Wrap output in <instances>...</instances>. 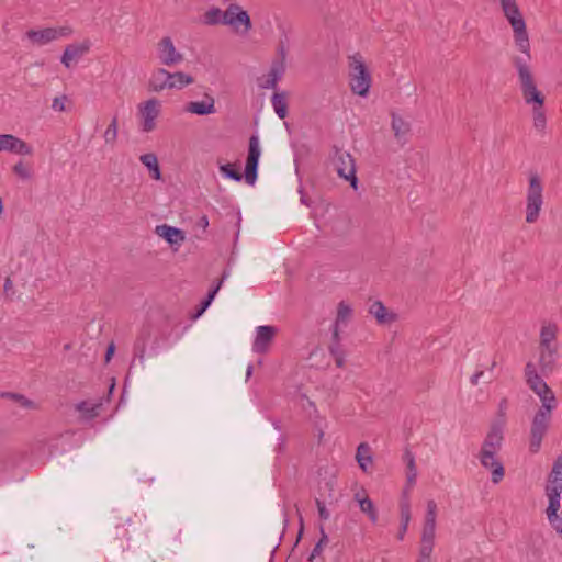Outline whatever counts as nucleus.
<instances>
[{"mask_svg": "<svg viewBox=\"0 0 562 562\" xmlns=\"http://www.w3.org/2000/svg\"><path fill=\"white\" fill-rule=\"evenodd\" d=\"M470 382H471L472 385H477L479 384L477 375L473 374L470 378Z\"/></svg>", "mask_w": 562, "mask_h": 562, "instance_id": "774afa93", "label": "nucleus"}, {"mask_svg": "<svg viewBox=\"0 0 562 562\" xmlns=\"http://www.w3.org/2000/svg\"><path fill=\"white\" fill-rule=\"evenodd\" d=\"M369 312L376 318L378 323L380 324L392 322L395 318L393 315H387L386 307L383 305L381 301L373 302L370 306Z\"/></svg>", "mask_w": 562, "mask_h": 562, "instance_id": "473e14b6", "label": "nucleus"}, {"mask_svg": "<svg viewBox=\"0 0 562 562\" xmlns=\"http://www.w3.org/2000/svg\"><path fill=\"white\" fill-rule=\"evenodd\" d=\"M277 334V329L270 325H261L256 329V337L252 344V350L256 353H266Z\"/></svg>", "mask_w": 562, "mask_h": 562, "instance_id": "dca6fc26", "label": "nucleus"}, {"mask_svg": "<svg viewBox=\"0 0 562 562\" xmlns=\"http://www.w3.org/2000/svg\"><path fill=\"white\" fill-rule=\"evenodd\" d=\"M89 50L88 44H70L68 45L64 54L61 56V63L65 65V67L70 68L72 61H76L78 58H80L82 55H85Z\"/></svg>", "mask_w": 562, "mask_h": 562, "instance_id": "b1692460", "label": "nucleus"}, {"mask_svg": "<svg viewBox=\"0 0 562 562\" xmlns=\"http://www.w3.org/2000/svg\"><path fill=\"white\" fill-rule=\"evenodd\" d=\"M206 308H207V307H204V302L202 301V302L200 303V305H199V308H198L196 313H195V317L201 316V315L204 313V311H205Z\"/></svg>", "mask_w": 562, "mask_h": 562, "instance_id": "69168bd1", "label": "nucleus"}, {"mask_svg": "<svg viewBox=\"0 0 562 562\" xmlns=\"http://www.w3.org/2000/svg\"><path fill=\"white\" fill-rule=\"evenodd\" d=\"M228 276L226 271L223 272L222 278L218 280V282L209 291L207 296L203 300L204 307H209L212 301L214 300L216 293L222 286V283L224 279Z\"/></svg>", "mask_w": 562, "mask_h": 562, "instance_id": "49530a36", "label": "nucleus"}, {"mask_svg": "<svg viewBox=\"0 0 562 562\" xmlns=\"http://www.w3.org/2000/svg\"><path fill=\"white\" fill-rule=\"evenodd\" d=\"M328 543V536L326 535L323 526H321V538L318 542L315 544L314 549L312 550V553L308 558L310 561L314 560L316 557H318L322 553L323 547Z\"/></svg>", "mask_w": 562, "mask_h": 562, "instance_id": "c03bdc74", "label": "nucleus"}, {"mask_svg": "<svg viewBox=\"0 0 562 562\" xmlns=\"http://www.w3.org/2000/svg\"><path fill=\"white\" fill-rule=\"evenodd\" d=\"M546 485L562 487V453L554 460Z\"/></svg>", "mask_w": 562, "mask_h": 562, "instance_id": "c85d7f7f", "label": "nucleus"}, {"mask_svg": "<svg viewBox=\"0 0 562 562\" xmlns=\"http://www.w3.org/2000/svg\"><path fill=\"white\" fill-rule=\"evenodd\" d=\"M392 131L398 142L406 143V136L411 132V124L405 121L402 116L392 113Z\"/></svg>", "mask_w": 562, "mask_h": 562, "instance_id": "a878e982", "label": "nucleus"}, {"mask_svg": "<svg viewBox=\"0 0 562 562\" xmlns=\"http://www.w3.org/2000/svg\"><path fill=\"white\" fill-rule=\"evenodd\" d=\"M140 162L148 168L150 176L155 180L161 179V172L158 165V159L155 154L148 153L139 157Z\"/></svg>", "mask_w": 562, "mask_h": 562, "instance_id": "7c9ffc66", "label": "nucleus"}, {"mask_svg": "<svg viewBox=\"0 0 562 562\" xmlns=\"http://www.w3.org/2000/svg\"><path fill=\"white\" fill-rule=\"evenodd\" d=\"M407 530H404L403 529V525L400 526V530H398V535H397V539L398 540H403L404 539V536L406 533Z\"/></svg>", "mask_w": 562, "mask_h": 562, "instance_id": "338daca9", "label": "nucleus"}, {"mask_svg": "<svg viewBox=\"0 0 562 562\" xmlns=\"http://www.w3.org/2000/svg\"><path fill=\"white\" fill-rule=\"evenodd\" d=\"M151 337V325L144 324L133 345L134 357L138 358L140 362L144 361L146 347Z\"/></svg>", "mask_w": 562, "mask_h": 562, "instance_id": "aec40b11", "label": "nucleus"}, {"mask_svg": "<svg viewBox=\"0 0 562 562\" xmlns=\"http://www.w3.org/2000/svg\"><path fill=\"white\" fill-rule=\"evenodd\" d=\"M351 313V307L345 302H340L337 307V317L335 323H337L338 325L340 323H346L350 318Z\"/></svg>", "mask_w": 562, "mask_h": 562, "instance_id": "a19ab883", "label": "nucleus"}, {"mask_svg": "<svg viewBox=\"0 0 562 562\" xmlns=\"http://www.w3.org/2000/svg\"><path fill=\"white\" fill-rule=\"evenodd\" d=\"M333 358H334L335 363H336V366L338 368H344L345 367V353L336 356V357H333Z\"/></svg>", "mask_w": 562, "mask_h": 562, "instance_id": "e2e57ef3", "label": "nucleus"}, {"mask_svg": "<svg viewBox=\"0 0 562 562\" xmlns=\"http://www.w3.org/2000/svg\"><path fill=\"white\" fill-rule=\"evenodd\" d=\"M518 76V81L526 104L532 106L533 127L539 133H544L547 116L544 111V94L538 89L531 66L527 59L510 58Z\"/></svg>", "mask_w": 562, "mask_h": 562, "instance_id": "f257e3e1", "label": "nucleus"}, {"mask_svg": "<svg viewBox=\"0 0 562 562\" xmlns=\"http://www.w3.org/2000/svg\"><path fill=\"white\" fill-rule=\"evenodd\" d=\"M228 276L226 271L223 272L222 278L218 280V282L209 291L207 296L203 300L204 307H209L212 301L214 300L216 293L222 286V283L224 279Z\"/></svg>", "mask_w": 562, "mask_h": 562, "instance_id": "a18cd8bd", "label": "nucleus"}, {"mask_svg": "<svg viewBox=\"0 0 562 562\" xmlns=\"http://www.w3.org/2000/svg\"><path fill=\"white\" fill-rule=\"evenodd\" d=\"M356 459L363 472H368L369 468L372 465L373 458L371 452V447L368 442H361L356 452Z\"/></svg>", "mask_w": 562, "mask_h": 562, "instance_id": "bb28decb", "label": "nucleus"}, {"mask_svg": "<svg viewBox=\"0 0 562 562\" xmlns=\"http://www.w3.org/2000/svg\"><path fill=\"white\" fill-rule=\"evenodd\" d=\"M349 86L355 94L366 97L371 87V75L360 53L348 58Z\"/></svg>", "mask_w": 562, "mask_h": 562, "instance_id": "20e7f679", "label": "nucleus"}, {"mask_svg": "<svg viewBox=\"0 0 562 562\" xmlns=\"http://www.w3.org/2000/svg\"><path fill=\"white\" fill-rule=\"evenodd\" d=\"M272 106L280 119L288 115V103L284 92H276L271 98Z\"/></svg>", "mask_w": 562, "mask_h": 562, "instance_id": "72a5a7b5", "label": "nucleus"}, {"mask_svg": "<svg viewBox=\"0 0 562 562\" xmlns=\"http://www.w3.org/2000/svg\"><path fill=\"white\" fill-rule=\"evenodd\" d=\"M1 151L31 156L33 155V147L15 135L0 134V153Z\"/></svg>", "mask_w": 562, "mask_h": 562, "instance_id": "ddd939ff", "label": "nucleus"}, {"mask_svg": "<svg viewBox=\"0 0 562 562\" xmlns=\"http://www.w3.org/2000/svg\"><path fill=\"white\" fill-rule=\"evenodd\" d=\"M193 77L184 72H170V89H182L188 85L193 83Z\"/></svg>", "mask_w": 562, "mask_h": 562, "instance_id": "c9c22d12", "label": "nucleus"}, {"mask_svg": "<svg viewBox=\"0 0 562 562\" xmlns=\"http://www.w3.org/2000/svg\"><path fill=\"white\" fill-rule=\"evenodd\" d=\"M260 154L259 137L258 135H251L245 167V181L250 186L257 180Z\"/></svg>", "mask_w": 562, "mask_h": 562, "instance_id": "6e6552de", "label": "nucleus"}, {"mask_svg": "<svg viewBox=\"0 0 562 562\" xmlns=\"http://www.w3.org/2000/svg\"><path fill=\"white\" fill-rule=\"evenodd\" d=\"M206 308H207V307H204V302L202 301V302L200 303V305H199V308H198L196 313H195V317L201 316V315L204 313V311H205Z\"/></svg>", "mask_w": 562, "mask_h": 562, "instance_id": "0e129e2a", "label": "nucleus"}, {"mask_svg": "<svg viewBox=\"0 0 562 562\" xmlns=\"http://www.w3.org/2000/svg\"><path fill=\"white\" fill-rule=\"evenodd\" d=\"M157 55L160 64L168 67L175 66L183 60V55L176 49L169 36H165L158 42Z\"/></svg>", "mask_w": 562, "mask_h": 562, "instance_id": "9b49d317", "label": "nucleus"}, {"mask_svg": "<svg viewBox=\"0 0 562 562\" xmlns=\"http://www.w3.org/2000/svg\"><path fill=\"white\" fill-rule=\"evenodd\" d=\"M504 16L510 24L514 32V42L517 48L525 56H512V58L527 59L528 65L531 61V47L525 19L517 4V0H499Z\"/></svg>", "mask_w": 562, "mask_h": 562, "instance_id": "f03ea898", "label": "nucleus"}, {"mask_svg": "<svg viewBox=\"0 0 562 562\" xmlns=\"http://www.w3.org/2000/svg\"><path fill=\"white\" fill-rule=\"evenodd\" d=\"M224 25L231 26L234 31L238 32L239 26H244V32L247 33L251 29L250 16L237 3H231L225 10Z\"/></svg>", "mask_w": 562, "mask_h": 562, "instance_id": "1a4fd4ad", "label": "nucleus"}, {"mask_svg": "<svg viewBox=\"0 0 562 562\" xmlns=\"http://www.w3.org/2000/svg\"><path fill=\"white\" fill-rule=\"evenodd\" d=\"M503 440L504 436L502 426L494 424L485 436L479 454H483L485 458L491 457L492 454H497L502 449Z\"/></svg>", "mask_w": 562, "mask_h": 562, "instance_id": "f8f14e48", "label": "nucleus"}, {"mask_svg": "<svg viewBox=\"0 0 562 562\" xmlns=\"http://www.w3.org/2000/svg\"><path fill=\"white\" fill-rule=\"evenodd\" d=\"M149 88L156 92L170 89V72L164 68L155 70L149 80Z\"/></svg>", "mask_w": 562, "mask_h": 562, "instance_id": "393cba45", "label": "nucleus"}, {"mask_svg": "<svg viewBox=\"0 0 562 562\" xmlns=\"http://www.w3.org/2000/svg\"><path fill=\"white\" fill-rule=\"evenodd\" d=\"M117 130H119V120L117 115H114L111 120V123L108 125L103 138L105 144L113 146L117 139Z\"/></svg>", "mask_w": 562, "mask_h": 562, "instance_id": "4c0bfd02", "label": "nucleus"}, {"mask_svg": "<svg viewBox=\"0 0 562 562\" xmlns=\"http://www.w3.org/2000/svg\"><path fill=\"white\" fill-rule=\"evenodd\" d=\"M435 531L436 526L424 525L420 541L435 542Z\"/></svg>", "mask_w": 562, "mask_h": 562, "instance_id": "09e8293b", "label": "nucleus"}, {"mask_svg": "<svg viewBox=\"0 0 562 562\" xmlns=\"http://www.w3.org/2000/svg\"><path fill=\"white\" fill-rule=\"evenodd\" d=\"M355 499L359 503V507L362 513L367 514L369 519L375 524L378 521V512L373 502L366 495L364 492L356 493Z\"/></svg>", "mask_w": 562, "mask_h": 562, "instance_id": "cd10ccee", "label": "nucleus"}, {"mask_svg": "<svg viewBox=\"0 0 562 562\" xmlns=\"http://www.w3.org/2000/svg\"><path fill=\"white\" fill-rule=\"evenodd\" d=\"M159 114V103L155 99L147 100L139 105V115L142 119V130L151 132L156 127V119Z\"/></svg>", "mask_w": 562, "mask_h": 562, "instance_id": "4468645a", "label": "nucleus"}, {"mask_svg": "<svg viewBox=\"0 0 562 562\" xmlns=\"http://www.w3.org/2000/svg\"><path fill=\"white\" fill-rule=\"evenodd\" d=\"M3 396L14 400L16 403H19L24 408H30V409H36L37 408V405L33 401L26 398L22 394L5 393V394H3Z\"/></svg>", "mask_w": 562, "mask_h": 562, "instance_id": "79ce46f5", "label": "nucleus"}, {"mask_svg": "<svg viewBox=\"0 0 562 562\" xmlns=\"http://www.w3.org/2000/svg\"><path fill=\"white\" fill-rule=\"evenodd\" d=\"M559 326L553 322H543L539 333L538 352L559 350Z\"/></svg>", "mask_w": 562, "mask_h": 562, "instance_id": "9d476101", "label": "nucleus"}, {"mask_svg": "<svg viewBox=\"0 0 562 562\" xmlns=\"http://www.w3.org/2000/svg\"><path fill=\"white\" fill-rule=\"evenodd\" d=\"M284 71L285 66L282 61H273L267 78L259 83L260 88L274 89L278 81L282 78Z\"/></svg>", "mask_w": 562, "mask_h": 562, "instance_id": "5701e85b", "label": "nucleus"}, {"mask_svg": "<svg viewBox=\"0 0 562 562\" xmlns=\"http://www.w3.org/2000/svg\"><path fill=\"white\" fill-rule=\"evenodd\" d=\"M155 231L158 236L162 237L171 246L180 245L186 239V234L182 229L167 224L156 226Z\"/></svg>", "mask_w": 562, "mask_h": 562, "instance_id": "412c9836", "label": "nucleus"}, {"mask_svg": "<svg viewBox=\"0 0 562 562\" xmlns=\"http://www.w3.org/2000/svg\"><path fill=\"white\" fill-rule=\"evenodd\" d=\"M543 205V184L536 172L529 175V184L526 196V222L536 223Z\"/></svg>", "mask_w": 562, "mask_h": 562, "instance_id": "39448f33", "label": "nucleus"}, {"mask_svg": "<svg viewBox=\"0 0 562 562\" xmlns=\"http://www.w3.org/2000/svg\"><path fill=\"white\" fill-rule=\"evenodd\" d=\"M184 110L196 115H209L216 112L214 98L205 93L202 101H191L186 104Z\"/></svg>", "mask_w": 562, "mask_h": 562, "instance_id": "6ab92c4d", "label": "nucleus"}, {"mask_svg": "<svg viewBox=\"0 0 562 562\" xmlns=\"http://www.w3.org/2000/svg\"><path fill=\"white\" fill-rule=\"evenodd\" d=\"M316 506H317V510H318V516L322 520H327L329 519V512L326 509V506L325 504L319 501V499H316Z\"/></svg>", "mask_w": 562, "mask_h": 562, "instance_id": "5fc2aeb1", "label": "nucleus"}, {"mask_svg": "<svg viewBox=\"0 0 562 562\" xmlns=\"http://www.w3.org/2000/svg\"><path fill=\"white\" fill-rule=\"evenodd\" d=\"M507 407H508V401L507 398H502L498 403V415L501 417H505L506 415V411H507Z\"/></svg>", "mask_w": 562, "mask_h": 562, "instance_id": "13d9d810", "label": "nucleus"}, {"mask_svg": "<svg viewBox=\"0 0 562 562\" xmlns=\"http://www.w3.org/2000/svg\"><path fill=\"white\" fill-rule=\"evenodd\" d=\"M338 326L339 325L337 323L334 324V327H333V342H339L340 341Z\"/></svg>", "mask_w": 562, "mask_h": 562, "instance_id": "680f3d73", "label": "nucleus"}, {"mask_svg": "<svg viewBox=\"0 0 562 562\" xmlns=\"http://www.w3.org/2000/svg\"><path fill=\"white\" fill-rule=\"evenodd\" d=\"M436 517H437V504L434 499H429L427 502V512H426L424 525L436 526Z\"/></svg>", "mask_w": 562, "mask_h": 562, "instance_id": "37998d69", "label": "nucleus"}, {"mask_svg": "<svg viewBox=\"0 0 562 562\" xmlns=\"http://www.w3.org/2000/svg\"><path fill=\"white\" fill-rule=\"evenodd\" d=\"M558 404L540 405L531 418L529 431V451L538 453L542 441L551 427L553 412Z\"/></svg>", "mask_w": 562, "mask_h": 562, "instance_id": "7ed1b4c3", "label": "nucleus"}, {"mask_svg": "<svg viewBox=\"0 0 562 562\" xmlns=\"http://www.w3.org/2000/svg\"><path fill=\"white\" fill-rule=\"evenodd\" d=\"M225 11L217 7L209 9L202 16V23L207 26L224 25Z\"/></svg>", "mask_w": 562, "mask_h": 562, "instance_id": "2f4dec72", "label": "nucleus"}, {"mask_svg": "<svg viewBox=\"0 0 562 562\" xmlns=\"http://www.w3.org/2000/svg\"><path fill=\"white\" fill-rule=\"evenodd\" d=\"M538 367L543 376H549L558 369L560 353L559 350L538 352Z\"/></svg>", "mask_w": 562, "mask_h": 562, "instance_id": "a211bd4d", "label": "nucleus"}, {"mask_svg": "<svg viewBox=\"0 0 562 562\" xmlns=\"http://www.w3.org/2000/svg\"><path fill=\"white\" fill-rule=\"evenodd\" d=\"M3 294L7 300L12 301L13 296L15 294V291L13 289V282L10 277H7L3 284Z\"/></svg>", "mask_w": 562, "mask_h": 562, "instance_id": "8fccbe9b", "label": "nucleus"}, {"mask_svg": "<svg viewBox=\"0 0 562 562\" xmlns=\"http://www.w3.org/2000/svg\"><path fill=\"white\" fill-rule=\"evenodd\" d=\"M333 165L340 178L350 181L353 189H357L356 165L352 156L337 147H334Z\"/></svg>", "mask_w": 562, "mask_h": 562, "instance_id": "423d86ee", "label": "nucleus"}, {"mask_svg": "<svg viewBox=\"0 0 562 562\" xmlns=\"http://www.w3.org/2000/svg\"><path fill=\"white\" fill-rule=\"evenodd\" d=\"M407 493L408 491L404 492V496L400 503L401 525H403L404 530H407L411 521V504Z\"/></svg>", "mask_w": 562, "mask_h": 562, "instance_id": "e433bc0d", "label": "nucleus"}, {"mask_svg": "<svg viewBox=\"0 0 562 562\" xmlns=\"http://www.w3.org/2000/svg\"><path fill=\"white\" fill-rule=\"evenodd\" d=\"M434 550V542L420 541L419 555L430 558Z\"/></svg>", "mask_w": 562, "mask_h": 562, "instance_id": "3c124183", "label": "nucleus"}, {"mask_svg": "<svg viewBox=\"0 0 562 562\" xmlns=\"http://www.w3.org/2000/svg\"><path fill=\"white\" fill-rule=\"evenodd\" d=\"M328 349H329V352H330L331 357H336V356L345 353L342 351V349H341L340 342H333V344H330Z\"/></svg>", "mask_w": 562, "mask_h": 562, "instance_id": "4d7b16f0", "label": "nucleus"}, {"mask_svg": "<svg viewBox=\"0 0 562 562\" xmlns=\"http://www.w3.org/2000/svg\"><path fill=\"white\" fill-rule=\"evenodd\" d=\"M544 494L548 498V507L546 509V515H558L561 508L562 487L546 485Z\"/></svg>", "mask_w": 562, "mask_h": 562, "instance_id": "4be33fe9", "label": "nucleus"}, {"mask_svg": "<svg viewBox=\"0 0 562 562\" xmlns=\"http://www.w3.org/2000/svg\"><path fill=\"white\" fill-rule=\"evenodd\" d=\"M13 173L22 180H30L33 177L32 167L24 162L23 160H19L12 167Z\"/></svg>", "mask_w": 562, "mask_h": 562, "instance_id": "58836bf2", "label": "nucleus"}, {"mask_svg": "<svg viewBox=\"0 0 562 562\" xmlns=\"http://www.w3.org/2000/svg\"><path fill=\"white\" fill-rule=\"evenodd\" d=\"M66 100H67L66 95L56 97L53 100V103H52L53 110L58 111V112L65 111V102H66Z\"/></svg>", "mask_w": 562, "mask_h": 562, "instance_id": "603ef678", "label": "nucleus"}, {"mask_svg": "<svg viewBox=\"0 0 562 562\" xmlns=\"http://www.w3.org/2000/svg\"><path fill=\"white\" fill-rule=\"evenodd\" d=\"M477 458L484 469L491 470V481L494 484H498L503 481L505 476V469L497 454H492L487 458L483 457V454H477Z\"/></svg>", "mask_w": 562, "mask_h": 562, "instance_id": "f3484780", "label": "nucleus"}, {"mask_svg": "<svg viewBox=\"0 0 562 562\" xmlns=\"http://www.w3.org/2000/svg\"><path fill=\"white\" fill-rule=\"evenodd\" d=\"M72 29L68 25L59 27H46L43 30H30L26 32V36L30 41L37 45H46L60 37H68L72 34Z\"/></svg>", "mask_w": 562, "mask_h": 562, "instance_id": "0eeeda50", "label": "nucleus"}, {"mask_svg": "<svg viewBox=\"0 0 562 562\" xmlns=\"http://www.w3.org/2000/svg\"><path fill=\"white\" fill-rule=\"evenodd\" d=\"M114 351H115V346L113 342H111L108 348H106V352H105V362H109L112 358V356L114 355Z\"/></svg>", "mask_w": 562, "mask_h": 562, "instance_id": "bf43d9fd", "label": "nucleus"}, {"mask_svg": "<svg viewBox=\"0 0 562 562\" xmlns=\"http://www.w3.org/2000/svg\"><path fill=\"white\" fill-rule=\"evenodd\" d=\"M550 526L557 531L562 539V517L558 515L547 516Z\"/></svg>", "mask_w": 562, "mask_h": 562, "instance_id": "de8ad7c7", "label": "nucleus"}, {"mask_svg": "<svg viewBox=\"0 0 562 562\" xmlns=\"http://www.w3.org/2000/svg\"><path fill=\"white\" fill-rule=\"evenodd\" d=\"M403 459L406 462L407 488H412L415 485L417 477L415 457L412 451L406 450L404 452Z\"/></svg>", "mask_w": 562, "mask_h": 562, "instance_id": "c756f323", "label": "nucleus"}, {"mask_svg": "<svg viewBox=\"0 0 562 562\" xmlns=\"http://www.w3.org/2000/svg\"><path fill=\"white\" fill-rule=\"evenodd\" d=\"M527 385L540 398L541 405L546 404H558L552 389L543 381L541 375H535L532 379L526 380Z\"/></svg>", "mask_w": 562, "mask_h": 562, "instance_id": "2eb2a0df", "label": "nucleus"}, {"mask_svg": "<svg viewBox=\"0 0 562 562\" xmlns=\"http://www.w3.org/2000/svg\"><path fill=\"white\" fill-rule=\"evenodd\" d=\"M277 54H278V59L276 61H282L283 65L285 66V59H286V47H285V43L283 40L280 41L279 43V46H278V49H277Z\"/></svg>", "mask_w": 562, "mask_h": 562, "instance_id": "864d4df0", "label": "nucleus"}, {"mask_svg": "<svg viewBox=\"0 0 562 562\" xmlns=\"http://www.w3.org/2000/svg\"><path fill=\"white\" fill-rule=\"evenodd\" d=\"M198 226L202 227L204 231L209 227V218L206 215H203L198 221Z\"/></svg>", "mask_w": 562, "mask_h": 562, "instance_id": "052dcab7", "label": "nucleus"}, {"mask_svg": "<svg viewBox=\"0 0 562 562\" xmlns=\"http://www.w3.org/2000/svg\"><path fill=\"white\" fill-rule=\"evenodd\" d=\"M220 171L227 178L233 179L235 181H240L243 179V175L239 169L233 164L222 165L220 167Z\"/></svg>", "mask_w": 562, "mask_h": 562, "instance_id": "ea45409f", "label": "nucleus"}, {"mask_svg": "<svg viewBox=\"0 0 562 562\" xmlns=\"http://www.w3.org/2000/svg\"><path fill=\"white\" fill-rule=\"evenodd\" d=\"M102 404H89L87 401H81L76 405V409L82 414L86 419H93L100 413Z\"/></svg>", "mask_w": 562, "mask_h": 562, "instance_id": "f704fd0d", "label": "nucleus"}, {"mask_svg": "<svg viewBox=\"0 0 562 562\" xmlns=\"http://www.w3.org/2000/svg\"><path fill=\"white\" fill-rule=\"evenodd\" d=\"M535 375H540L537 372L536 366L532 362H528L525 367V379H532Z\"/></svg>", "mask_w": 562, "mask_h": 562, "instance_id": "6e6d98bb", "label": "nucleus"}]
</instances>
